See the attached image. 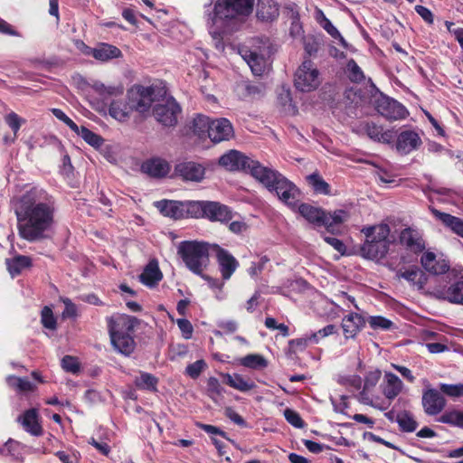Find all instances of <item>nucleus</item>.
I'll list each match as a JSON object with an SVG mask.
<instances>
[{"mask_svg": "<svg viewBox=\"0 0 463 463\" xmlns=\"http://www.w3.org/2000/svg\"><path fill=\"white\" fill-rule=\"evenodd\" d=\"M42 323L48 329L54 330L56 328V319L49 307H44L42 310Z\"/></svg>", "mask_w": 463, "mask_h": 463, "instance_id": "obj_54", "label": "nucleus"}, {"mask_svg": "<svg viewBox=\"0 0 463 463\" xmlns=\"http://www.w3.org/2000/svg\"><path fill=\"white\" fill-rule=\"evenodd\" d=\"M296 185L288 180L283 175H279V177H277L276 182L273 184V187H269V192H275L277 196L280 195L282 193H286L288 189H291L295 187Z\"/></svg>", "mask_w": 463, "mask_h": 463, "instance_id": "obj_46", "label": "nucleus"}, {"mask_svg": "<svg viewBox=\"0 0 463 463\" xmlns=\"http://www.w3.org/2000/svg\"><path fill=\"white\" fill-rule=\"evenodd\" d=\"M241 364L251 369H263L268 366V361L261 354H251L242 357Z\"/></svg>", "mask_w": 463, "mask_h": 463, "instance_id": "obj_43", "label": "nucleus"}, {"mask_svg": "<svg viewBox=\"0 0 463 463\" xmlns=\"http://www.w3.org/2000/svg\"><path fill=\"white\" fill-rule=\"evenodd\" d=\"M439 421L463 429V411L458 410L446 411L439 417Z\"/></svg>", "mask_w": 463, "mask_h": 463, "instance_id": "obj_44", "label": "nucleus"}, {"mask_svg": "<svg viewBox=\"0 0 463 463\" xmlns=\"http://www.w3.org/2000/svg\"><path fill=\"white\" fill-rule=\"evenodd\" d=\"M8 383L20 392H30L34 389V385L26 378L10 376L8 378Z\"/></svg>", "mask_w": 463, "mask_h": 463, "instance_id": "obj_47", "label": "nucleus"}, {"mask_svg": "<svg viewBox=\"0 0 463 463\" xmlns=\"http://www.w3.org/2000/svg\"><path fill=\"white\" fill-rule=\"evenodd\" d=\"M369 324L373 329L388 330L392 326V322L383 317H371Z\"/></svg>", "mask_w": 463, "mask_h": 463, "instance_id": "obj_57", "label": "nucleus"}, {"mask_svg": "<svg viewBox=\"0 0 463 463\" xmlns=\"http://www.w3.org/2000/svg\"><path fill=\"white\" fill-rule=\"evenodd\" d=\"M396 422L400 429L405 432H412L418 427V423L412 414L407 411H401L396 415Z\"/></svg>", "mask_w": 463, "mask_h": 463, "instance_id": "obj_42", "label": "nucleus"}, {"mask_svg": "<svg viewBox=\"0 0 463 463\" xmlns=\"http://www.w3.org/2000/svg\"><path fill=\"white\" fill-rule=\"evenodd\" d=\"M284 416L288 423H290L292 426L296 428H303L304 427V421L301 419L300 415L291 410V409H286L284 411Z\"/></svg>", "mask_w": 463, "mask_h": 463, "instance_id": "obj_58", "label": "nucleus"}, {"mask_svg": "<svg viewBox=\"0 0 463 463\" xmlns=\"http://www.w3.org/2000/svg\"><path fill=\"white\" fill-rule=\"evenodd\" d=\"M299 196V190L297 186L288 189L286 193H282L280 195H278L280 201L288 205L291 208H295L297 206L296 203Z\"/></svg>", "mask_w": 463, "mask_h": 463, "instance_id": "obj_50", "label": "nucleus"}, {"mask_svg": "<svg viewBox=\"0 0 463 463\" xmlns=\"http://www.w3.org/2000/svg\"><path fill=\"white\" fill-rule=\"evenodd\" d=\"M13 203L20 237L28 241L44 239L55 222V205L48 194L33 187Z\"/></svg>", "mask_w": 463, "mask_h": 463, "instance_id": "obj_1", "label": "nucleus"}, {"mask_svg": "<svg viewBox=\"0 0 463 463\" xmlns=\"http://www.w3.org/2000/svg\"><path fill=\"white\" fill-rule=\"evenodd\" d=\"M180 112V106L172 98L156 105L153 110L156 119L165 127L175 126L177 123V116Z\"/></svg>", "mask_w": 463, "mask_h": 463, "instance_id": "obj_9", "label": "nucleus"}, {"mask_svg": "<svg viewBox=\"0 0 463 463\" xmlns=\"http://www.w3.org/2000/svg\"><path fill=\"white\" fill-rule=\"evenodd\" d=\"M5 120L6 124L11 128V129L14 132V137L11 139L13 142L17 135V132L19 131L21 125L24 123V119L20 118L15 112H10L5 117Z\"/></svg>", "mask_w": 463, "mask_h": 463, "instance_id": "obj_49", "label": "nucleus"}, {"mask_svg": "<svg viewBox=\"0 0 463 463\" xmlns=\"http://www.w3.org/2000/svg\"><path fill=\"white\" fill-rule=\"evenodd\" d=\"M212 245L204 241H184L179 244L177 253L192 272L202 275L209 264Z\"/></svg>", "mask_w": 463, "mask_h": 463, "instance_id": "obj_3", "label": "nucleus"}, {"mask_svg": "<svg viewBox=\"0 0 463 463\" xmlns=\"http://www.w3.org/2000/svg\"><path fill=\"white\" fill-rule=\"evenodd\" d=\"M400 243L413 253H420L425 249V242L416 230L406 228L401 232Z\"/></svg>", "mask_w": 463, "mask_h": 463, "instance_id": "obj_18", "label": "nucleus"}, {"mask_svg": "<svg viewBox=\"0 0 463 463\" xmlns=\"http://www.w3.org/2000/svg\"><path fill=\"white\" fill-rule=\"evenodd\" d=\"M156 207L163 215L173 218L175 220L185 217V205L182 202L161 201L156 203Z\"/></svg>", "mask_w": 463, "mask_h": 463, "instance_id": "obj_27", "label": "nucleus"}, {"mask_svg": "<svg viewBox=\"0 0 463 463\" xmlns=\"http://www.w3.org/2000/svg\"><path fill=\"white\" fill-rule=\"evenodd\" d=\"M422 405L428 415H437L444 409L446 400L437 390L430 389L422 395Z\"/></svg>", "mask_w": 463, "mask_h": 463, "instance_id": "obj_17", "label": "nucleus"}, {"mask_svg": "<svg viewBox=\"0 0 463 463\" xmlns=\"http://www.w3.org/2000/svg\"><path fill=\"white\" fill-rule=\"evenodd\" d=\"M212 121L210 118L198 115L194 118L193 121V131L199 137H203L206 136L210 137V129L212 126Z\"/></svg>", "mask_w": 463, "mask_h": 463, "instance_id": "obj_39", "label": "nucleus"}, {"mask_svg": "<svg viewBox=\"0 0 463 463\" xmlns=\"http://www.w3.org/2000/svg\"><path fill=\"white\" fill-rule=\"evenodd\" d=\"M448 277L449 278V286L448 288L436 287L430 295L437 299L463 305V269H451Z\"/></svg>", "mask_w": 463, "mask_h": 463, "instance_id": "obj_6", "label": "nucleus"}, {"mask_svg": "<svg viewBox=\"0 0 463 463\" xmlns=\"http://www.w3.org/2000/svg\"><path fill=\"white\" fill-rule=\"evenodd\" d=\"M134 320L129 316L120 314L107 318L111 345L117 352L124 355L132 354L136 346L134 338L129 334L134 328Z\"/></svg>", "mask_w": 463, "mask_h": 463, "instance_id": "obj_2", "label": "nucleus"}, {"mask_svg": "<svg viewBox=\"0 0 463 463\" xmlns=\"http://www.w3.org/2000/svg\"><path fill=\"white\" fill-rule=\"evenodd\" d=\"M382 388L384 396L389 400H393L401 392L402 389V383L394 373H386Z\"/></svg>", "mask_w": 463, "mask_h": 463, "instance_id": "obj_30", "label": "nucleus"}, {"mask_svg": "<svg viewBox=\"0 0 463 463\" xmlns=\"http://www.w3.org/2000/svg\"><path fill=\"white\" fill-rule=\"evenodd\" d=\"M109 115L118 121H126L129 118L130 114L133 112L129 106L128 100L123 102L121 100H114L111 102L109 109Z\"/></svg>", "mask_w": 463, "mask_h": 463, "instance_id": "obj_34", "label": "nucleus"}, {"mask_svg": "<svg viewBox=\"0 0 463 463\" xmlns=\"http://www.w3.org/2000/svg\"><path fill=\"white\" fill-rule=\"evenodd\" d=\"M348 77L352 81L360 82L364 80V76L354 60H351L347 63Z\"/></svg>", "mask_w": 463, "mask_h": 463, "instance_id": "obj_53", "label": "nucleus"}, {"mask_svg": "<svg viewBox=\"0 0 463 463\" xmlns=\"http://www.w3.org/2000/svg\"><path fill=\"white\" fill-rule=\"evenodd\" d=\"M52 113L59 120L66 124L72 131L78 130V126L76 125V123L73 122L61 109H52Z\"/></svg>", "mask_w": 463, "mask_h": 463, "instance_id": "obj_61", "label": "nucleus"}, {"mask_svg": "<svg viewBox=\"0 0 463 463\" xmlns=\"http://www.w3.org/2000/svg\"><path fill=\"white\" fill-rule=\"evenodd\" d=\"M321 83L319 71L310 60H305L295 72V87L303 92L316 90Z\"/></svg>", "mask_w": 463, "mask_h": 463, "instance_id": "obj_7", "label": "nucleus"}, {"mask_svg": "<svg viewBox=\"0 0 463 463\" xmlns=\"http://www.w3.org/2000/svg\"><path fill=\"white\" fill-rule=\"evenodd\" d=\"M240 52L255 76H262L269 71L268 58L271 51L268 41L253 40L250 46H243Z\"/></svg>", "mask_w": 463, "mask_h": 463, "instance_id": "obj_4", "label": "nucleus"}, {"mask_svg": "<svg viewBox=\"0 0 463 463\" xmlns=\"http://www.w3.org/2000/svg\"><path fill=\"white\" fill-rule=\"evenodd\" d=\"M175 172L184 180L200 182L204 176V168L194 162H184L175 166Z\"/></svg>", "mask_w": 463, "mask_h": 463, "instance_id": "obj_21", "label": "nucleus"}, {"mask_svg": "<svg viewBox=\"0 0 463 463\" xmlns=\"http://www.w3.org/2000/svg\"><path fill=\"white\" fill-rule=\"evenodd\" d=\"M395 277L399 280L405 279L412 288L417 290H422L427 283L426 274L417 266L400 269L396 271Z\"/></svg>", "mask_w": 463, "mask_h": 463, "instance_id": "obj_14", "label": "nucleus"}, {"mask_svg": "<svg viewBox=\"0 0 463 463\" xmlns=\"http://www.w3.org/2000/svg\"><path fill=\"white\" fill-rule=\"evenodd\" d=\"M382 376V373L380 370L370 371L364 379V390H370L373 388L379 382Z\"/></svg>", "mask_w": 463, "mask_h": 463, "instance_id": "obj_60", "label": "nucleus"}, {"mask_svg": "<svg viewBox=\"0 0 463 463\" xmlns=\"http://www.w3.org/2000/svg\"><path fill=\"white\" fill-rule=\"evenodd\" d=\"M364 317L357 313H351L342 320V328L345 338H354L364 326Z\"/></svg>", "mask_w": 463, "mask_h": 463, "instance_id": "obj_26", "label": "nucleus"}, {"mask_svg": "<svg viewBox=\"0 0 463 463\" xmlns=\"http://www.w3.org/2000/svg\"><path fill=\"white\" fill-rule=\"evenodd\" d=\"M207 392H208L209 396L213 400H216L217 398L222 396L223 389L217 378L210 377L208 379Z\"/></svg>", "mask_w": 463, "mask_h": 463, "instance_id": "obj_52", "label": "nucleus"}, {"mask_svg": "<svg viewBox=\"0 0 463 463\" xmlns=\"http://www.w3.org/2000/svg\"><path fill=\"white\" fill-rule=\"evenodd\" d=\"M176 323L184 338L189 339L193 334V326L191 322L185 318H179Z\"/></svg>", "mask_w": 463, "mask_h": 463, "instance_id": "obj_63", "label": "nucleus"}, {"mask_svg": "<svg viewBox=\"0 0 463 463\" xmlns=\"http://www.w3.org/2000/svg\"><path fill=\"white\" fill-rule=\"evenodd\" d=\"M86 52L100 61H108L122 56V52L118 47L105 43H99L95 48Z\"/></svg>", "mask_w": 463, "mask_h": 463, "instance_id": "obj_24", "label": "nucleus"}, {"mask_svg": "<svg viewBox=\"0 0 463 463\" xmlns=\"http://www.w3.org/2000/svg\"><path fill=\"white\" fill-rule=\"evenodd\" d=\"M143 284L152 287L162 279V273L156 262H149L139 276Z\"/></svg>", "mask_w": 463, "mask_h": 463, "instance_id": "obj_35", "label": "nucleus"}, {"mask_svg": "<svg viewBox=\"0 0 463 463\" xmlns=\"http://www.w3.org/2000/svg\"><path fill=\"white\" fill-rule=\"evenodd\" d=\"M376 109L383 117L390 120L402 119L408 114L406 109L401 103L387 97L377 99Z\"/></svg>", "mask_w": 463, "mask_h": 463, "instance_id": "obj_11", "label": "nucleus"}, {"mask_svg": "<svg viewBox=\"0 0 463 463\" xmlns=\"http://www.w3.org/2000/svg\"><path fill=\"white\" fill-rule=\"evenodd\" d=\"M24 430L33 436H40L43 429L38 421V413L35 409L26 411L23 416L18 418Z\"/></svg>", "mask_w": 463, "mask_h": 463, "instance_id": "obj_28", "label": "nucleus"}, {"mask_svg": "<svg viewBox=\"0 0 463 463\" xmlns=\"http://www.w3.org/2000/svg\"><path fill=\"white\" fill-rule=\"evenodd\" d=\"M365 131L371 139L384 144L392 143L396 137V132L393 130H383L381 126H377L374 123H367Z\"/></svg>", "mask_w": 463, "mask_h": 463, "instance_id": "obj_29", "label": "nucleus"}, {"mask_svg": "<svg viewBox=\"0 0 463 463\" xmlns=\"http://www.w3.org/2000/svg\"><path fill=\"white\" fill-rule=\"evenodd\" d=\"M247 171L250 175L260 183L268 190L269 187H273L277 177L279 176L280 173L268 166H264L259 161L251 159L250 165H248Z\"/></svg>", "mask_w": 463, "mask_h": 463, "instance_id": "obj_10", "label": "nucleus"}, {"mask_svg": "<svg viewBox=\"0 0 463 463\" xmlns=\"http://www.w3.org/2000/svg\"><path fill=\"white\" fill-rule=\"evenodd\" d=\"M420 263L426 271L434 275H440L450 271L449 262L442 258H438L431 251L423 253L420 258Z\"/></svg>", "mask_w": 463, "mask_h": 463, "instance_id": "obj_16", "label": "nucleus"}, {"mask_svg": "<svg viewBox=\"0 0 463 463\" xmlns=\"http://www.w3.org/2000/svg\"><path fill=\"white\" fill-rule=\"evenodd\" d=\"M93 88L96 91H98L99 94L104 95H109V96H118L121 95L124 91L123 86H106L101 82H96L93 85Z\"/></svg>", "mask_w": 463, "mask_h": 463, "instance_id": "obj_48", "label": "nucleus"}, {"mask_svg": "<svg viewBox=\"0 0 463 463\" xmlns=\"http://www.w3.org/2000/svg\"><path fill=\"white\" fill-rule=\"evenodd\" d=\"M31 265L32 260L28 256L18 255L13 259L6 260L7 269L13 277L18 275L23 269L29 268Z\"/></svg>", "mask_w": 463, "mask_h": 463, "instance_id": "obj_36", "label": "nucleus"}, {"mask_svg": "<svg viewBox=\"0 0 463 463\" xmlns=\"http://www.w3.org/2000/svg\"><path fill=\"white\" fill-rule=\"evenodd\" d=\"M431 212L442 223L449 227L455 233L463 237V221L461 219L436 209H431Z\"/></svg>", "mask_w": 463, "mask_h": 463, "instance_id": "obj_33", "label": "nucleus"}, {"mask_svg": "<svg viewBox=\"0 0 463 463\" xmlns=\"http://www.w3.org/2000/svg\"><path fill=\"white\" fill-rule=\"evenodd\" d=\"M298 213L311 223L318 225L329 223V218L325 211L308 203H301L298 206Z\"/></svg>", "mask_w": 463, "mask_h": 463, "instance_id": "obj_22", "label": "nucleus"}, {"mask_svg": "<svg viewBox=\"0 0 463 463\" xmlns=\"http://www.w3.org/2000/svg\"><path fill=\"white\" fill-rule=\"evenodd\" d=\"M251 158L237 150H230L219 158V165L229 171L248 169Z\"/></svg>", "mask_w": 463, "mask_h": 463, "instance_id": "obj_13", "label": "nucleus"}, {"mask_svg": "<svg viewBox=\"0 0 463 463\" xmlns=\"http://www.w3.org/2000/svg\"><path fill=\"white\" fill-rule=\"evenodd\" d=\"M224 377L228 385L241 392H248L256 387L252 381H248L240 374H226Z\"/></svg>", "mask_w": 463, "mask_h": 463, "instance_id": "obj_38", "label": "nucleus"}, {"mask_svg": "<svg viewBox=\"0 0 463 463\" xmlns=\"http://www.w3.org/2000/svg\"><path fill=\"white\" fill-rule=\"evenodd\" d=\"M141 169L152 177H164L170 171L168 162L162 158H152L142 164Z\"/></svg>", "mask_w": 463, "mask_h": 463, "instance_id": "obj_23", "label": "nucleus"}, {"mask_svg": "<svg viewBox=\"0 0 463 463\" xmlns=\"http://www.w3.org/2000/svg\"><path fill=\"white\" fill-rule=\"evenodd\" d=\"M332 37L338 38L342 43V45L345 46L346 43L345 39L341 36L340 33L337 29L332 24V23L328 19H324V23L320 24Z\"/></svg>", "mask_w": 463, "mask_h": 463, "instance_id": "obj_62", "label": "nucleus"}, {"mask_svg": "<svg viewBox=\"0 0 463 463\" xmlns=\"http://www.w3.org/2000/svg\"><path fill=\"white\" fill-rule=\"evenodd\" d=\"M205 218L211 222L226 223L232 218V213L228 206L218 202L208 201L206 203Z\"/></svg>", "mask_w": 463, "mask_h": 463, "instance_id": "obj_20", "label": "nucleus"}, {"mask_svg": "<svg viewBox=\"0 0 463 463\" xmlns=\"http://www.w3.org/2000/svg\"><path fill=\"white\" fill-rule=\"evenodd\" d=\"M206 367V364L203 360H197L196 362L187 365L185 372L193 379L197 378L203 369Z\"/></svg>", "mask_w": 463, "mask_h": 463, "instance_id": "obj_56", "label": "nucleus"}, {"mask_svg": "<svg viewBox=\"0 0 463 463\" xmlns=\"http://www.w3.org/2000/svg\"><path fill=\"white\" fill-rule=\"evenodd\" d=\"M309 185L312 186L313 190L317 194H330L329 184L322 178L318 173H313L306 177Z\"/></svg>", "mask_w": 463, "mask_h": 463, "instance_id": "obj_41", "label": "nucleus"}, {"mask_svg": "<svg viewBox=\"0 0 463 463\" xmlns=\"http://www.w3.org/2000/svg\"><path fill=\"white\" fill-rule=\"evenodd\" d=\"M390 242H378L371 238H366L361 247V254L368 260H380L385 257L389 250Z\"/></svg>", "mask_w": 463, "mask_h": 463, "instance_id": "obj_19", "label": "nucleus"}, {"mask_svg": "<svg viewBox=\"0 0 463 463\" xmlns=\"http://www.w3.org/2000/svg\"><path fill=\"white\" fill-rule=\"evenodd\" d=\"M255 0H217L213 10V23L248 16L253 11Z\"/></svg>", "mask_w": 463, "mask_h": 463, "instance_id": "obj_5", "label": "nucleus"}, {"mask_svg": "<svg viewBox=\"0 0 463 463\" xmlns=\"http://www.w3.org/2000/svg\"><path fill=\"white\" fill-rule=\"evenodd\" d=\"M440 391L446 395L453 398L460 397L462 391V383L458 384H447L442 383L439 386Z\"/></svg>", "mask_w": 463, "mask_h": 463, "instance_id": "obj_59", "label": "nucleus"}, {"mask_svg": "<svg viewBox=\"0 0 463 463\" xmlns=\"http://www.w3.org/2000/svg\"><path fill=\"white\" fill-rule=\"evenodd\" d=\"M279 6L273 0H260L257 16L262 21H272L279 16Z\"/></svg>", "mask_w": 463, "mask_h": 463, "instance_id": "obj_32", "label": "nucleus"}, {"mask_svg": "<svg viewBox=\"0 0 463 463\" xmlns=\"http://www.w3.org/2000/svg\"><path fill=\"white\" fill-rule=\"evenodd\" d=\"M326 214L329 218V223L324 225L327 228L331 227L333 224L343 223L350 217L349 213L345 210H335L333 213H326Z\"/></svg>", "mask_w": 463, "mask_h": 463, "instance_id": "obj_51", "label": "nucleus"}, {"mask_svg": "<svg viewBox=\"0 0 463 463\" xmlns=\"http://www.w3.org/2000/svg\"><path fill=\"white\" fill-rule=\"evenodd\" d=\"M62 303L65 305V309L62 312L63 317H74L77 315L76 306L71 302V299L65 298H61Z\"/></svg>", "mask_w": 463, "mask_h": 463, "instance_id": "obj_64", "label": "nucleus"}, {"mask_svg": "<svg viewBox=\"0 0 463 463\" xmlns=\"http://www.w3.org/2000/svg\"><path fill=\"white\" fill-rule=\"evenodd\" d=\"M154 89L141 85L133 86L128 91V99L133 111L144 114L149 110L154 101Z\"/></svg>", "mask_w": 463, "mask_h": 463, "instance_id": "obj_8", "label": "nucleus"}, {"mask_svg": "<svg viewBox=\"0 0 463 463\" xmlns=\"http://www.w3.org/2000/svg\"><path fill=\"white\" fill-rule=\"evenodd\" d=\"M208 201H189L184 203L185 217L205 218Z\"/></svg>", "mask_w": 463, "mask_h": 463, "instance_id": "obj_37", "label": "nucleus"}, {"mask_svg": "<svg viewBox=\"0 0 463 463\" xmlns=\"http://www.w3.org/2000/svg\"><path fill=\"white\" fill-rule=\"evenodd\" d=\"M233 136L232 125L227 118H221L212 121L209 138L213 143L230 140Z\"/></svg>", "mask_w": 463, "mask_h": 463, "instance_id": "obj_15", "label": "nucleus"}, {"mask_svg": "<svg viewBox=\"0 0 463 463\" xmlns=\"http://www.w3.org/2000/svg\"><path fill=\"white\" fill-rule=\"evenodd\" d=\"M61 367L66 372L76 373L80 371V363L77 358L71 355H65L61 359Z\"/></svg>", "mask_w": 463, "mask_h": 463, "instance_id": "obj_55", "label": "nucleus"}, {"mask_svg": "<svg viewBox=\"0 0 463 463\" xmlns=\"http://www.w3.org/2000/svg\"><path fill=\"white\" fill-rule=\"evenodd\" d=\"M74 132L94 148H99L104 143V139L101 136L92 132L84 126L78 127V130Z\"/></svg>", "mask_w": 463, "mask_h": 463, "instance_id": "obj_40", "label": "nucleus"}, {"mask_svg": "<svg viewBox=\"0 0 463 463\" xmlns=\"http://www.w3.org/2000/svg\"><path fill=\"white\" fill-rule=\"evenodd\" d=\"M390 232V227L386 223L365 227L362 230L366 238L373 239L378 242H390L388 239Z\"/></svg>", "mask_w": 463, "mask_h": 463, "instance_id": "obj_31", "label": "nucleus"}, {"mask_svg": "<svg viewBox=\"0 0 463 463\" xmlns=\"http://www.w3.org/2000/svg\"><path fill=\"white\" fill-rule=\"evenodd\" d=\"M135 384L139 389L156 391L157 379L151 373H141L140 375L135 379Z\"/></svg>", "mask_w": 463, "mask_h": 463, "instance_id": "obj_45", "label": "nucleus"}, {"mask_svg": "<svg viewBox=\"0 0 463 463\" xmlns=\"http://www.w3.org/2000/svg\"><path fill=\"white\" fill-rule=\"evenodd\" d=\"M212 250L215 252L222 279H229L237 269L239 262L228 250L218 244H213Z\"/></svg>", "mask_w": 463, "mask_h": 463, "instance_id": "obj_12", "label": "nucleus"}, {"mask_svg": "<svg viewBox=\"0 0 463 463\" xmlns=\"http://www.w3.org/2000/svg\"><path fill=\"white\" fill-rule=\"evenodd\" d=\"M420 144V138L416 132L403 131L397 137L396 148L403 154H408L418 148Z\"/></svg>", "mask_w": 463, "mask_h": 463, "instance_id": "obj_25", "label": "nucleus"}]
</instances>
